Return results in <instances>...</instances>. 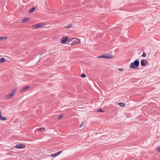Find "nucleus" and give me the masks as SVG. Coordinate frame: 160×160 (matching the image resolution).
Returning <instances> with one entry per match:
<instances>
[{"mask_svg":"<svg viewBox=\"0 0 160 160\" xmlns=\"http://www.w3.org/2000/svg\"><path fill=\"white\" fill-rule=\"evenodd\" d=\"M68 40V38L67 37H63L61 39V42L62 43H64Z\"/></svg>","mask_w":160,"mask_h":160,"instance_id":"nucleus-5","label":"nucleus"},{"mask_svg":"<svg viewBox=\"0 0 160 160\" xmlns=\"http://www.w3.org/2000/svg\"><path fill=\"white\" fill-rule=\"evenodd\" d=\"M2 38H3V39H7V37H2Z\"/></svg>","mask_w":160,"mask_h":160,"instance_id":"nucleus-25","label":"nucleus"},{"mask_svg":"<svg viewBox=\"0 0 160 160\" xmlns=\"http://www.w3.org/2000/svg\"><path fill=\"white\" fill-rule=\"evenodd\" d=\"M51 156H52V157H55V155L54 154H54H51V155H50Z\"/></svg>","mask_w":160,"mask_h":160,"instance_id":"nucleus-27","label":"nucleus"},{"mask_svg":"<svg viewBox=\"0 0 160 160\" xmlns=\"http://www.w3.org/2000/svg\"><path fill=\"white\" fill-rule=\"evenodd\" d=\"M81 76L82 78H85L86 77V75L84 73H82L81 74Z\"/></svg>","mask_w":160,"mask_h":160,"instance_id":"nucleus-19","label":"nucleus"},{"mask_svg":"<svg viewBox=\"0 0 160 160\" xmlns=\"http://www.w3.org/2000/svg\"><path fill=\"white\" fill-rule=\"evenodd\" d=\"M3 40L2 37H0V40Z\"/></svg>","mask_w":160,"mask_h":160,"instance_id":"nucleus-28","label":"nucleus"},{"mask_svg":"<svg viewBox=\"0 0 160 160\" xmlns=\"http://www.w3.org/2000/svg\"><path fill=\"white\" fill-rule=\"evenodd\" d=\"M97 112H104V111H103L101 109H99L97 110Z\"/></svg>","mask_w":160,"mask_h":160,"instance_id":"nucleus-22","label":"nucleus"},{"mask_svg":"<svg viewBox=\"0 0 160 160\" xmlns=\"http://www.w3.org/2000/svg\"><path fill=\"white\" fill-rule=\"evenodd\" d=\"M71 41H73V38H69L68 39V44H70L71 43H70L69 42Z\"/></svg>","mask_w":160,"mask_h":160,"instance_id":"nucleus-17","label":"nucleus"},{"mask_svg":"<svg viewBox=\"0 0 160 160\" xmlns=\"http://www.w3.org/2000/svg\"><path fill=\"white\" fill-rule=\"evenodd\" d=\"M30 19L29 18H26L24 19H23L22 21V22H27Z\"/></svg>","mask_w":160,"mask_h":160,"instance_id":"nucleus-10","label":"nucleus"},{"mask_svg":"<svg viewBox=\"0 0 160 160\" xmlns=\"http://www.w3.org/2000/svg\"><path fill=\"white\" fill-rule=\"evenodd\" d=\"M5 61V59L4 58H0V63H2Z\"/></svg>","mask_w":160,"mask_h":160,"instance_id":"nucleus-12","label":"nucleus"},{"mask_svg":"<svg viewBox=\"0 0 160 160\" xmlns=\"http://www.w3.org/2000/svg\"><path fill=\"white\" fill-rule=\"evenodd\" d=\"M35 9V8L33 7L32 8L30 9L29 11V12L32 13V12Z\"/></svg>","mask_w":160,"mask_h":160,"instance_id":"nucleus-13","label":"nucleus"},{"mask_svg":"<svg viewBox=\"0 0 160 160\" xmlns=\"http://www.w3.org/2000/svg\"><path fill=\"white\" fill-rule=\"evenodd\" d=\"M141 65L142 66H144L148 64V62L144 59H142L141 62Z\"/></svg>","mask_w":160,"mask_h":160,"instance_id":"nucleus-8","label":"nucleus"},{"mask_svg":"<svg viewBox=\"0 0 160 160\" xmlns=\"http://www.w3.org/2000/svg\"><path fill=\"white\" fill-rule=\"evenodd\" d=\"M15 90H13L12 91V92L11 94H9L5 96V98L6 99H9L11 98L13 96L15 92Z\"/></svg>","mask_w":160,"mask_h":160,"instance_id":"nucleus-3","label":"nucleus"},{"mask_svg":"<svg viewBox=\"0 0 160 160\" xmlns=\"http://www.w3.org/2000/svg\"><path fill=\"white\" fill-rule=\"evenodd\" d=\"M104 58L110 59L113 58V56L109 53H106L104 54Z\"/></svg>","mask_w":160,"mask_h":160,"instance_id":"nucleus-7","label":"nucleus"},{"mask_svg":"<svg viewBox=\"0 0 160 160\" xmlns=\"http://www.w3.org/2000/svg\"><path fill=\"white\" fill-rule=\"evenodd\" d=\"M54 154L55 155V156H57V155H58V154L57 153H57H54Z\"/></svg>","mask_w":160,"mask_h":160,"instance_id":"nucleus-29","label":"nucleus"},{"mask_svg":"<svg viewBox=\"0 0 160 160\" xmlns=\"http://www.w3.org/2000/svg\"><path fill=\"white\" fill-rule=\"evenodd\" d=\"M157 151L158 152H160V147H158L157 149Z\"/></svg>","mask_w":160,"mask_h":160,"instance_id":"nucleus-24","label":"nucleus"},{"mask_svg":"<svg viewBox=\"0 0 160 160\" xmlns=\"http://www.w3.org/2000/svg\"><path fill=\"white\" fill-rule=\"evenodd\" d=\"M97 58H104V54H103L102 55L99 56H98Z\"/></svg>","mask_w":160,"mask_h":160,"instance_id":"nucleus-20","label":"nucleus"},{"mask_svg":"<svg viewBox=\"0 0 160 160\" xmlns=\"http://www.w3.org/2000/svg\"><path fill=\"white\" fill-rule=\"evenodd\" d=\"M45 130V128H39V131H43L44 130Z\"/></svg>","mask_w":160,"mask_h":160,"instance_id":"nucleus-21","label":"nucleus"},{"mask_svg":"<svg viewBox=\"0 0 160 160\" xmlns=\"http://www.w3.org/2000/svg\"><path fill=\"white\" fill-rule=\"evenodd\" d=\"M72 24H68V25H67L65 26L64 27L65 28H70L71 27H72Z\"/></svg>","mask_w":160,"mask_h":160,"instance_id":"nucleus-14","label":"nucleus"},{"mask_svg":"<svg viewBox=\"0 0 160 160\" xmlns=\"http://www.w3.org/2000/svg\"><path fill=\"white\" fill-rule=\"evenodd\" d=\"M63 116V115L62 114H61L58 117V119H60L62 118Z\"/></svg>","mask_w":160,"mask_h":160,"instance_id":"nucleus-18","label":"nucleus"},{"mask_svg":"<svg viewBox=\"0 0 160 160\" xmlns=\"http://www.w3.org/2000/svg\"><path fill=\"white\" fill-rule=\"evenodd\" d=\"M80 43V40L76 38H73V41L71 43V45L79 44Z\"/></svg>","mask_w":160,"mask_h":160,"instance_id":"nucleus-2","label":"nucleus"},{"mask_svg":"<svg viewBox=\"0 0 160 160\" xmlns=\"http://www.w3.org/2000/svg\"><path fill=\"white\" fill-rule=\"evenodd\" d=\"M15 147L17 148H25V146L23 144L19 143L16 145Z\"/></svg>","mask_w":160,"mask_h":160,"instance_id":"nucleus-6","label":"nucleus"},{"mask_svg":"<svg viewBox=\"0 0 160 160\" xmlns=\"http://www.w3.org/2000/svg\"><path fill=\"white\" fill-rule=\"evenodd\" d=\"M146 55V54L145 53L143 52L142 54V57H145Z\"/></svg>","mask_w":160,"mask_h":160,"instance_id":"nucleus-23","label":"nucleus"},{"mask_svg":"<svg viewBox=\"0 0 160 160\" xmlns=\"http://www.w3.org/2000/svg\"><path fill=\"white\" fill-rule=\"evenodd\" d=\"M43 25V23H41L33 25L32 27L35 29H37L38 28L42 27Z\"/></svg>","mask_w":160,"mask_h":160,"instance_id":"nucleus-4","label":"nucleus"},{"mask_svg":"<svg viewBox=\"0 0 160 160\" xmlns=\"http://www.w3.org/2000/svg\"><path fill=\"white\" fill-rule=\"evenodd\" d=\"M29 88V87L28 86H27L26 87H24L20 91V92L21 93H23L25 92Z\"/></svg>","mask_w":160,"mask_h":160,"instance_id":"nucleus-9","label":"nucleus"},{"mask_svg":"<svg viewBox=\"0 0 160 160\" xmlns=\"http://www.w3.org/2000/svg\"><path fill=\"white\" fill-rule=\"evenodd\" d=\"M7 119V118L2 117V115L0 116V119L2 120L5 121Z\"/></svg>","mask_w":160,"mask_h":160,"instance_id":"nucleus-15","label":"nucleus"},{"mask_svg":"<svg viewBox=\"0 0 160 160\" xmlns=\"http://www.w3.org/2000/svg\"><path fill=\"white\" fill-rule=\"evenodd\" d=\"M139 62L138 60L137 59L131 63L129 66V68L133 69H136L139 66Z\"/></svg>","mask_w":160,"mask_h":160,"instance_id":"nucleus-1","label":"nucleus"},{"mask_svg":"<svg viewBox=\"0 0 160 160\" xmlns=\"http://www.w3.org/2000/svg\"><path fill=\"white\" fill-rule=\"evenodd\" d=\"M119 70L120 71H122L123 70V68H120L119 69Z\"/></svg>","mask_w":160,"mask_h":160,"instance_id":"nucleus-30","label":"nucleus"},{"mask_svg":"<svg viewBox=\"0 0 160 160\" xmlns=\"http://www.w3.org/2000/svg\"><path fill=\"white\" fill-rule=\"evenodd\" d=\"M62 152V151H60L58 152L57 153L58 154V155H59V154H60Z\"/></svg>","mask_w":160,"mask_h":160,"instance_id":"nucleus-26","label":"nucleus"},{"mask_svg":"<svg viewBox=\"0 0 160 160\" xmlns=\"http://www.w3.org/2000/svg\"><path fill=\"white\" fill-rule=\"evenodd\" d=\"M84 124V121L82 122H81V123L80 125L79 128L82 127L83 126V125Z\"/></svg>","mask_w":160,"mask_h":160,"instance_id":"nucleus-16","label":"nucleus"},{"mask_svg":"<svg viewBox=\"0 0 160 160\" xmlns=\"http://www.w3.org/2000/svg\"><path fill=\"white\" fill-rule=\"evenodd\" d=\"M118 104L120 106H121V107H124L125 105V104L124 103L121 102L118 103Z\"/></svg>","mask_w":160,"mask_h":160,"instance_id":"nucleus-11","label":"nucleus"}]
</instances>
